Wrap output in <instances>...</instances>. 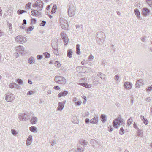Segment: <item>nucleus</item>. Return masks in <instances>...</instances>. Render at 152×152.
Listing matches in <instances>:
<instances>
[{"label":"nucleus","instance_id":"nucleus-1","mask_svg":"<svg viewBox=\"0 0 152 152\" xmlns=\"http://www.w3.org/2000/svg\"><path fill=\"white\" fill-rule=\"evenodd\" d=\"M43 2L40 1H37L34 5L35 6V7H36L38 10H33L31 11V14L33 16H37L40 13L39 11H41L43 7Z\"/></svg>","mask_w":152,"mask_h":152},{"label":"nucleus","instance_id":"nucleus-2","mask_svg":"<svg viewBox=\"0 0 152 152\" xmlns=\"http://www.w3.org/2000/svg\"><path fill=\"white\" fill-rule=\"evenodd\" d=\"M105 38V36L104 33L102 31L98 32L97 33L96 40L97 42L100 44L104 41Z\"/></svg>","mask_w":152,"mask_h":152},{"label":"nucleus","instance_id":"nucleus-3","mask_svg":"<svg viewBox=\"0 0 152 152\" xmlns=\"http://www.w3.org/2000/svg\"><path fill=\"white\" fill-rule=\"evenodd\" d=\"M124 121L120 117L113 120V124L114 127L117 128L120 126V125H124L125 124Z\"/></svg>","mask_w":152,"mask_h":152},{"label":"nucleus","instance_id":"nucleus-4","mask_svg":"<svg viewBox=\"0 0 152 152\" xmlns=\"http://www.w3.org/2000/svg\"><path fill=\"white\" fill-rule=\"evenodd\" d=\"M85 140H80L79 143L77 145V149L75 151V152H83L85 149Z\"/></svg>","mask_w":152,"mask_h":152},{"label":"nucleus","instance_id":"nucleus-5","mask_svg":"<svg viewBox=\"0 0 152 152\" xmlns=\"http://www.w3.org/2000/svg\"><path fill=\"white\" fill-rule=\"evenodd\" d=\"M54 80L56 83L61 85H64L66 83V79L64 77L61 76H56Z\"/></svg>","mask_w":152,"mask_h":152},{"label":"nucleus","instance_id":"nucleus-6","mask_svg":"<svg viewBox=\"0 0 152 152\" xmlns=\"http://www.w3.org/2000/svg\"><path fill=\"white\" fill-rule=\"evenodd\" d=\"M59 22L61 27L65 30H68L69 27L67 21L63 18H61L59 20Z\"/></svg>","mask_w":152,"mask_h":152},{"label":"nucleus","instance_id":"nucleus-7","mask_svg":"<svg viewBox=\"0 0 152 152\" xmlns=\"http://www.w3.org/2000/svg\"><path fill=\"white\" fill-rule=\"evenodd\" d=\"M15 41L18 43L23 44L27 41V39L21 35L17 36L15 39Z\"/></svg>","mask_w":152,"mask_h":152},{"label":"nucleus","instance_id":"nucleus-8","mask_svg":"<svg viewBox=\"0 0 152 152\" xmlns=\"http://www.w3.org/2000/svg\"><path fill=\"white\" fill-rule=\"evenodd\" d=\"M15 99V95L11 93H7L5 94V100L8 102H11Z\"/></svg>","mask_w":152,"mask_h":152},{"label":"nucleus","instance_id":"nucleus-9","mask_svg":"<svg viewBox=\"0 0 152 152\" xmlns=\"http://www.w3.org/2000/svg\"><path fill=\"white\" fill-rule=\"evenodd\" d=\"M61 35L64 42V45H66L67 44L68 41V39L67 36L66 34L64 33V32L61 33Z\"/></svg>","mask_w":152,"mask_h":152},{"label":"nucleus","instance_id":"nucleus-10","mask_svg":"<svg viewBox=\"0 0 152 152\" xmlns=\"http://www.w3.org/2000/svg\"><path fill=\"white\" fill-rule=\"evenodd\" d=\"M18 116L19 120L22 121H26L28 119V116L25 113H20Z\"/></svg>","mask_w":152,"mask_h":152},{"label":"nucleus","instance_id":"nucleus-11","mask_svg":"<svg viewBox=\"0 0 152 152\" xmlns=\"http://www.w3.org/2000/svg\"><path fill=\"white\" fill-rule=\"evenodd\" d=\"M123 86L125 89L127 90L130 89L132 87V85L131 82L128 81L125 82L124 83Z\"/></svg>","mask_w":152,"mask_h":152},{"label":"nucleus","instance_id":"nucleus-12","mask_svg":"<svg viewBox=\"0 0 152 152\" xmlns=\"http://www.w3.org/2000/svg\"><path fill=\"white\" fill-rule=\"evenodd\" d=\"M75 8L73 7H69L68 10V15L69 17H72L75 15Z\"/></svg>","mask_w":152,"mask_h":152},{"label":"nucleus","instance_id":"nucleus-13","mask_svg":"<svg viewBox=\"0 0 152 152\" xmlns=\"http://www.w3.org/2000/svg\"><path fill=\"white\" fill-rule=\"evenodd\" d=\"M16 50L19 54H22L24 52V48L23 47L20 45L16 47Z\"/></svg>","mask_w":152,"mask_h":152},{"label":"nucleus","instance_id":"nucleus-14","mask_svg":"<svg viewBox=\"0 0 152 152\" xmlns=\"http://www.w3.org/2000/svg\"><path fill=\"white\" fill-rule=\"evenodd\" d=\"M150 10L147 8H144L142 10V14L144 16H146L149 13Z\"/></svg>","mask_w":152,"mask_h":152},{"label":"nucleus","instance_id":"nucleus-15","mask_svg":"<svg viewBox=\"0 0 152 152\" xmlns=\"http://www.w3.org/2000/svg\"><path fill=\"white\" fill-rule=\"evenodd\" d=\"M98 121V117L96 115L94 117L90 120V123L92 124H97Z\"/></svg>","mask_w":152,"mask_h":152},{"label":"nucleus","instance_id":"nucleus-16","mask_svg":"<svg viewBox=\"0 0 152 152\" xmlns=\"http://www.w3.org/2000/svg\"><path fill=\"white\" fill-rule=\"evenodd\" d=\"M144 82L142 79H140L139 80H137L136 83V88H139L140 85L141 84L144 85Z\"/></svg>","mask_w":152,"mask_h":152},{"label":"nucleus","instance_id":"nucleus-17","mask_svg":"<svg viewBox=\"0 0 152 152\" xmlns=\"http://www.w3.org/2000/svg\"><path fill=\"white\" fill-rule=\"evenodd\" d=\"M32 140V137L31 135H30L28 137L26 141V144L27 146L30 145Z\"/></svg>","mask_w":152,"mask_h":152},{"label":"nucleus","instance_id":"nucleus-18","mask_svg":"<svg viewBox=\"0 0 152 152\" xmlns=\"http://www.w3.org/2000/svg\"><path fill=\"white\" fill-rule=\"evenodd\" d=\"M68 93V92L66 91H64L59 93L58 95V97L60 98L62 96H66Z\"/></svg>","mask_w":152,"mask_h":152},{"label":"nucleus","instance_id":"nucleus-19","mask_svg":"<svg viewBox=\"0 0 152 152\" xmlns=\"http://www.w3.org/2000/svg\"><path fill=\"white\" fill-rule=\"evenodd\" d=\"M99 79L97 76H95L94 77V79L93 80V83L94 85H97L99 83Z\"/></svg>","mask_w":152,"mask_h":152},{"label":"nucleus","instance_id":"nucleus-20","mask_svg":"<svg viewBox=\"0 0 152 152\" xmlns=\"http://www.w3.org/2000/svg\"><path fill=\"white\" fill-rule=\"evenodd\" d=\"M97 76L101 78L102 80H105V77L106 75H105L99 72L97 75Z\"/></svg>","mask_w":152,"mask_h":152},{"label":"nucleus","instance_id":"nucleus-21","mask_svg":"<svg viewBox=\"0 0 152 152\" xmlns=\"http://www.w3.org/2000/svg\"><path fill=\"white\" fill-rule=\"evenodd\" d=\"M134 12L138 19L140 18V12L138 9H135L134 10Z\"/></svg>","mask_w":152,"mask_h":152},{"label":"nucleus","instance_id":"nucleus-22","mask_svg":"<svg viewBox=\"0 0 152 152\" xmlns=\"http://www.w3.org/2000/svg\"><path fill=\"white\" fill-rule=\"evenodd\" d=\"M64 105L60 102L58 103V106L57 108V110L61 111L64 108Z\"/></svg>","mask_w":152,"mask_h":152},{"label":"nucleus","instance_id":"nucleus-23","mask_svg":"<svg viewBox=\"0 0 152 152\" xmlns=\"http://www.w3.org/2000/svg\"><path fill=\"white\" fill-rule=\"evenodd\" d=\"M37 121L38 119L37 117H33L32 118L31 120V124H36Z\"/></svg>","mask_w":152,"mask_h":152},{"label":"nucleus","instance_id":"nucleus-24","mask_svg":"<svg viewBox=\"0 0 152 152\" xmlns=\"http://www.w3.org/2000/svg\"><path fill=\"white\" fill-rule=\"evenodd\" d=\"M101 119L102 123H104L107 120V118L106 116L102 114L101 115Z\"/></svg>","mask_w":152,"mask_h":152},{"label":"nucleus","instance_id":"nucleus-25","mask_svg":"<svg viewBox=\"0 0 152 152\" xmlns=\"http://www.w3.org/2000/svg\"><path fill=\"white\" fill-rule=\"evenodd\" d=\"M138 131L137 132V135L140 137H142L143 136L142 132L141 130H140L139 129H138L137 130Z\"/></svg>","mask_w":152,"mask_h":152},{"label":"nucleus","instance_id":"nucleus-26","mask_svg":"<svg viewBox=\"0 0 152 152\" xmlns=\"http://www.w3.org/2000/svg\"><path fill=\"white\" fill-rule=\"evenodd\" d=\"M18 85L16 83H12L9 84V88H13L14 87H16Z\"/></svg>","mask_w":152,"mask_h":152},{"label":"nucleus","instance_id":"nucleus-27","mask_svg":"<svg viewBox=\"0 0 152 152\" xmlns=\"http://www.w3.org/2000/svg\"><path fill=\"white\" fill-rule=\"evenodd\" d=\"M80 45L79 44H77L76 45V53L77 54L79 55L80 53Z\"/></svg>","mask_w":152,"mask_h":152},{"label":"nucleus","instance_id":"nucleus-28","mask_svg":"<svg viewBox=\"0 0 152 152\" xmlns=\"http://www.w3.org/2000/svg\"><path fill=\"white\" fill-rule=\"evenodd\" d=\"M57 9V6L56 5H53L52 7V9L51 10V12L52 13H55Z\"/></svg>","mask_w":152,"mask_h":152},{"label":"nucleus","instance_id":"nucleus-29","mask_svg":"<svg viewBox=\"0 0 152 152\" xmlns=\"http://www.w3.org/2000/svg\"><path fill=\"white\" fill-rule=\"evenodd\" d=\"M67 53V56L69 58H71L72 57V51L71 49L68 50Z\"/></svg>","mask_w":152,"mask_h":152},{"label":"nucleus","instance_id":"nucleus-30","mask_svg":"<svg viewBox=\"0 0 152 152\" xmlns=\"http://www.w3.org/2000/svg\"><path fill=\"white\" fill-rule=\"evenodd\" d=\"M145 1L149 6L152 8V0H145Z\"/></svg>","mask_w":152,"mask_h":152},{"label":"nucleus","instance_id":"nucleus-31","mask_svg":"<svg viewBox=\"0 0 152 152\" xmlns=\"http://www.w3.org/2000/svg\"><path fill=\"white\" fill-rule=\"evenodd\" d=\"M34 61V57H30L28 59V63L30 64H33Z\"/></svg>","mask_w":152,"mask_h":152},{"label":"nucleus","instance_id":"nucleus-32","mask_svg":"<svg viewBox=\"0 0 152 152\" xmlns=\"http://www.w3.org/2000/svg\"><path fill=\"white\" fill-rule=\"evenodd\" d=\"M29 130L32 132H34L37 130V128L35 127L32 126L29 128Z\"/></svg>","mask_w":152,"mask_h":152},{"label":"nucleus","instance_id":"nucleus-33","mask_svg":"<svg viewBox=\"0 0 152 152\" xmlns=\"http://www.w3.org/2000/svg\"><path fill=\"white\" fill-rule=\"evenodd\" d=\"M133 122V120L132 119V117H131L130 118H129L127 121V124L128 125H129L131 124Z\"/></svg>","mask_w":152,"mask_h":152},{"label":"nucleus","instance_id":"nucleus-34","mask_svg":"<svg viewBox=\"0 0 152 152\" xmlns=\"http://www.w3.org/2000/svg\"><path fill=\"white\" fill-rule=\"evenodd\" d=\"M124 130L123 127H121L120 129L119 134L120 135H123L124 133Z\"/></svg>","mask_w":152,"mask_h":152},{"label":"nucleus","instance_id":"nucleus-35","mask_svg":"<svg viewBox=\"0 0 152 152\" xmlns=\"http://www.w3.org/2000/svg\"><path fill=\"white\" fill-rule=\"evenodd\" d=\"M56 43L57 42H56L55 43L56 45H55V44H54L53 42H52V43H51V45L53 48V50L54 49V48H56V49L58 48L57 44H56Z\"/></svg>","mask_w":152,"mask_h":152},{"label":"nucleus","instance_id":"nucleus-36","mask_svg":"<svg viewBox=\"0 0 152 152\" xmlns=\"http://www.w3.org/2000/svg\"><path fill=\"white\" fill-rule=\"evenodd\" d=\"M93 59L94 56L92 54L90 55L88 58V61H92Z\"/></svg>","mask_w":152,"mask_h":152},{"label":"nucleus","instance_id":"nucleus-37","mask_svg":"<svg viewBox=\"0 0 152 152\" xmlns=\"http://www.w3.org/2000/svg\"><path fill=\"white\" fill-rule=\"evenodd\" d=\"M8 26L9 28L10 33L11 34L12 33L13 31L12 29V24L11 23H9L8 24Z\"/></svg>","mask_w":152,"mask_h":152},{"label":"nucleus","instance_id":"nucleus-38","mask_svg":"<svg viewBox=\"0 0 152 152\" xmlns=\"http://www.w3.org/2000/svg\"><path fill=\"white\" fill-rule=\"evenodd\" d=\"M53 51L54 54L56 55H58V48L56 49V48H54V49L53 50Z\"/></svg>","mask_w":152,"mask_h":152},{"label":"nucleus","instance_id":"nucleus-39","mask_svg":"<svg viewBox=\"0 0 152 152\" xmlns=\"http://www.w3.org/2000/svg\"><path fill=\"white\" fill-rule=\"evenodd\" d=\"M11 132L12 134L14 135H15L18 134L17 131L14 129H12L11 130Z\"/></svg>","mask_w":152,"mask_h":152},{"label":"nucleus","instance_id":"nucleus-40","mask_svg":"<svg viewBox=\"0 0 152 152\" xmlns=\"http://www.w3.org/2000/svg\"><path fill=\"white\" fill-rule=\"evenodd\" d=\"M43 54L45 56V58H49L50 56V54L47 52L44 53Z\"/></svg>","mask_w":152,"mask_h":152},{"label":"nucleus","instance_id":"nucleus-41","mask_svg":"<svg viewBox=\"0 0 152 152\" xmlns=\"http://www.w3.org/2000/svg\"><path fill=\"white\" fill-rule=\"evenodd\" d=\"M17 12L18 14H21L23 13L26 12H27L26 11L24 10H18V11Z\"/></svg>","mask_w":152,"mask_h":152},{"label":"nucleus","instance_id":"nucleus-42","mask_svg":"<svg viewBox=\"0 0 152 152\" xmlns=\"http://www.w3.org/2000/svg\"><path fill=\"white\" fill-rule=\"evenodd\" d=\"M34 28V26H30L28 28L27 30V33L29 32V31H31L33 30V29Z\"/></svg>","mask_w":152,"mask_h":152},{"label":"nucleus","instance_id":"nucleus-43","mask_svg":"<svg viewBox=\"0 0 152 152\" xmlns=\"http://www.w3.org/2000/svg\"><path fill=\"white\" fill-rule=\"evenodd\" d=\"M55 66L58 68H59L61 66V64L59 62L56 61L55 63Z\"/></svg>","mask_w":152,"mask_h":152},{"label":"nucleus","instance_id":"nucleus-44","mask_svg":"<svg viewBox=\"0 0 152 152\" xmlns=\"http://www.w3.org/2000/svg\"><path fill=\"white\" fill-rule=\"evenodd\" d=\"M17 81L18 83H19L20 85L23 84V82L22 80L20 79H18L17 80Z\"/></svg>","mask_w":152,"mask_h":152},{"label":"nucleus","instance_id":"nucleus-45","mask_svg":"<svg viewBox=\"0 0 152 152\" xmlns=\"http://www.w3.org/2000/svg\"><path fill=\"white\" fill-rule=\"evenodd\" d=\"M114 79L116 81L118 80L120 78V77L118 75H117L114 76Z\"/></svg>","mask_w":152,"mask_h":152},{"label":"nucleus","instance_id":"nucleus-46","mask_svg":"<svg viewBox=\"0 0 152 152\" xmlns=\"http://www.w3.org/2000/svg\"><path fill=\"white\" fill-rule=\"evenodd\" d=\"M31 3L29 2L26 4V7L28 9H29L31 7Z\"/></svg>","mask_w":152,"mask_h":152},{"label":"nucleus","instance_id":"nucleus-47","mask_svg":"<svg viewBox=\"0 0 152 152\" xmlns=\"http://www.w3.org/2000/svg\"><path fill=\"white\" fill-rule=\"evenodd\" d=\"M81 103L82 102L81 101L78 100L77 102H75V104L76 105H77L78 106H79L80 105V104H81Z\"/></svg>","mask_w":152,"mask_h":152},{"label":"nucleus","instance_id":"nucleus-48","mask_svg":"<svg viewBox=\"0 0 152 152\" xmlns=\"http://www.w3.org/2000/svg\"><path fill=\"white\" fill-rule=\"evenodd\" d=\"M146 90L149 91H151L152 90V85L149 87L146 88Z\"/></svg>","mask_w":152,"mask_h":152},{"label":"nucleus","instance_id":"nucleus-49","mask_svg":"<svg viewBox=\"0 0 152 152\" xmlns=\"http://www.w3.org/2000/svg\"><path fill=\"white\" fill-rule=\"evenodd\" d=\"M142 121L145 125L147 124L148 123V121L146 118H145Z\"/></svg>","mask_w":152,"mask_h":152},{"label":"nucleus","instance_id":"nucleus-50","mask_svg":"<svg viewBox=\"0 0 152 152\" xmlns=\"http://www.w3.org/2000/svg\"><path fill=\"white\" fill-rule=\"evenodd\" d=\"M34 93V91H29L27 93V95H32Z\"/></svg>","mask_w":152,"mask_h":152},{"label":"nucleus","instance_id":"nucleus-51","mask_svg":"<svg viewBox=\"0 0 152 152\" xmlns=\"http://www.w3.org/2000/svg\"><path fill=\"white\" fill-rule=\"evenodd\" d=\"M72 121L75 124H78V121L77 120H75L73 118H72Z\"/></svg>","mask_w":152,"mask_h":152},{"label":"nucleus","instance_id":"nucleus-52","mask_svg":"<svg viewBox=\"0 0 152 152\" xmlns=\"http://www.w3.org/2000/svg\"><path fill=\"white\" fill-rule=\"evenodd\" d=\"M37 57L38 60H40L42 58L43 56L41 55H38L37 56Z\"/></svg>","mask_w":152,"mask_h":152},{"label":"nucleus","instance_id":"nucleus-53","mask_svg":"<svg viewBox=\"0 0 152 152\" xmlns=\"http://www.w3.org/2000/svg\"><path fill=\"white\" fill-rule=\"evenodd\" d=\"M18 52L15 53L14 54V56L16 58H17L19 56V54L18 53Z\"/></svg>","mask_w":152,"mask_h":152},{"label":"nucleus","instance_id":"nucleus-54","mask_svg":"<svg viewBox=\"0 0 152 152\" xmlns=\"http://www.w3.org/2000/svg\"><path fill=\"white\" fill-rule=\"evenodd\" d=\"M53 89L55 90H59L60 89V88L58 86H56L54 87Z\"/></svg>","mask_w":152,"mask_h":152},{"label":"nucleus","instance_id":"nucleus-55","mask_svg":"<svg viewBox=\"0 0 152 152\" xmlns=\"http://www.w3.org/2000/svg\"><path fill=\"white\" fill-rule=\"evenodd\" d=\"M46 23V22L44 21H42L40 25L42 26H44Z\"/></svg>","mask_w":152,"mask_h":152},{"label":"nucleus","instance_id":"nucleus-56","mask_svg":"<svg viewBox=\"0 0 152 152\" xmlns=\"http://www.w3.org/2000/svg\"><path fill=\"white\" fill-rule=\"evenodd\" d=\"M78 100V99L76 97L74 98L73 99V102H75V103L76 102H77Z\"/></svg>","mask_w":152,"mask_h":152},{"label":"nucleus","instance_id":"nucleus-57","mask_svg":"<svg viewBox=\"0 0 152 152\" xmlns=\"http://www.w3.org/2000/svg\"><path fill=\"white\" fill-rule=\"evenodd\" d=\"M91 87V84H88L86 83V88H90Z\"/></svg>","mask_w":152,"mask_h":152},{"label":"nucleus","instance_id":"nucleus-58","mask_svg":"<svg viewBox=\"0 0 152 152\" xmlns=\"http://www.w3.org/2000/svg\"><path fill=\"white\" fill-rule=\"evenodd\" d=\"M27 23L26 20L25 19H24L23 20V23L22 25H25Z\"/></svg>","mask_w":152,"mask_h":152},{"label":"nucleus","instance_id":"nucleus-59","mask_svg":"<svg viewBox=\"0 0 152 152\" xmlns=\"http://www.w3.org/2000/svg\"><path fill=\"white\" fill-rule=\"evenodd\" d=\"M133 127L136 128L137 130H138V129H139L138 128H137V126L135 122H134V123L133 124Z\"/></svg>","mask_w":152,"mask_h":152},{"label":"nucleus","instance_id":"nucleus-60","mask_svg":"<svg viewBox=\"0 0 152 152\" xmlns=\"http://www.w3.org/2000/svg\"><path fill=\"white\" fill-rule=\"evenodd\" d=\"M80 85L86 87V83H79Z\"/></svg>","mask_w":152,"mask_h":152},{"label":"nucleus","instance_id":"nucleus-61","mask_svg":"<svg viewBox=\"0 0 152 152\" xmlns=\"http://www.w3.org/2000/svg\"><path fill=\"white\" fill-rule=\"evenodd\" d=\"M50 5H48L47 6V7H46V10H49L50 9Z\"/></svg>","mask_w":152,"mask_h":152},{"label":"nucleus","instance_id":"nucleus-62","mask_svg":"<svg viewBox=\"0 0 152 152\" xmlns=\"http://www.w3.org/2000/svg\"><path fill=\"white\" fill-rule=\"evenodd\" d=\"M110 129H109V131H112L113 130V129L111 126H110V127H109Z\"/></svg>","mask_w":152,"mask_h":152},{"label":"nucleus","instance_id":"nucleus-63","mask_svg":"<svg viewBox=\"0 0 152 152\" xmlns=\"http://www.w3.org/2000/svg\"><path fill=\"white\" fill-rule=\"evenodd\" d=\"M89 122H90L89 119L88 118H86V123H88Z\"/></svg>","mask_w":152,"mask_h":152},{"label":"nucleus","instance_id":"nucleus-64","mask_svg":"<svg viewBox=\"0 0 152 152\" xmlns=\"http://www.w3.org/2000/svg\"><path fill=\"white\" fill-rule=\"evenodd\" d=\"M140 118L142 121H143V119L145 118L144 117V116L142 115H141L140 117Z\"/></svg>","mask_w":152,"mask_h":152}]
</instances>
